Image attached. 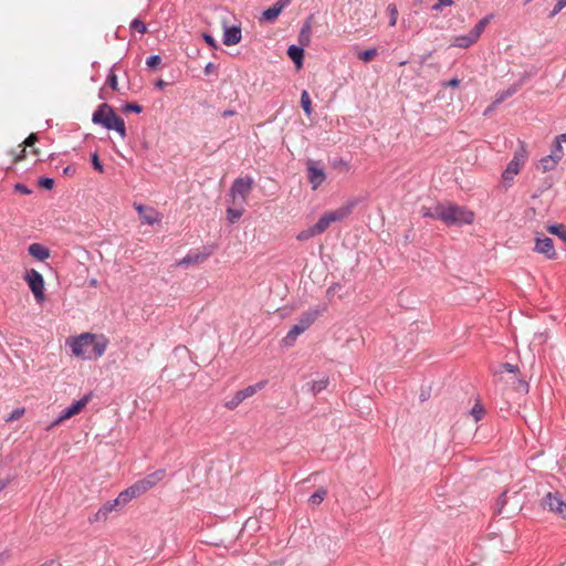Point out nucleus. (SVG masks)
Returning a JSON list of instances; mask_svg holds the SVG:
<instances>
[{
    "label": "nucleus",
    "instance_id": "nucleus-1",
    "mask_svg": "<svg viewBox=\"0 0 566 566\" xmlns=\"http://www.w3.org/2000/svg\"><path fill=\"white\" fill-rule=\"evenodd\" d=\"M107 339L97 337L91 333H84L71 342V349L74 356L84 359L98 358L104 355L107 347Z\"/></svg>",
    "mask_w": 566,
    "mask_h": 566
},
{
    "label": "nucleus",
    "instance_id": "nucleus-2",
    "mask_svg": "<svg viewBox=\"0 0 566 566\" xmlns=\"http://www.w3.org/2000/svg\"><path fill=\"white\" fill-rule=\"evenodd\" d=\"M92 120L108 130H116L122 138L126 137L125 122L116 115L113 107L106 103L101 104L93 113Z\"/></svg>",
    "mask_w": 566,
    "mask_h": 566
},
{
    "label": "nucleus",
    "instance_id": "nucleus-3",
    "mask_svg": "<svg viewBox=\"0 0 566 566\" xmlns=\"http://www.w3.org/2000/svg\"><path fill=\"white\" fill-rule=\"evenodd\" d=\"M326 311V306H316L301 314L297 323L291 327L286 336L283 338L285 346L294 345L296 338L304 333L310 326Z\"/></svg>",
    "mask_w": 566,
    "mask_h": 566
},
{
    "label": "nucleus",
    "instance_id": "nucleus-4",
    "mask_svg": "<svg viewBox=\"0 0 566 566\" xmlns=\"http://www.w3.org/2000/svg\"><path fill=\"white\" fill-rule=\"evenodd\" d=\"M438 216L439 220L444 222L447 226L470 224L474 220L472 211L454 203H442V209H440Z\"/></svg>",
    "mask_w": 566,
    "mask_h": 566
},
{
    "label": "nucleus",
    "instance_id": "nucleus-5",
    "mask_svg": "<svg viewBox=\"0 0 566 566\" xmlns=\"http://www.w3.org/2000/svg\"><path fill=\"white\" fill-rule=\"evenodd\" d=\"M353 210V203L345 205L335 210L325 212L318 221L314 224L318 234L325 232L334 222L342 221L347 218Z\"/></svg>",
    "mask_w": 566,
    "mask_h": 566
},
{
    "label": "nucleus",
    "instance_id": "nucleus-6",
    "mask_svg": "<svg viewBox=\"0 0 566 566\" xmlns=\"http://www.w3.org/2000/svg\"><path fill=\"white\" fill-rule=\"evenodd\" d=\"M541 505L557 517L566 520V502L559 492L546 493L542 499Z\"/></svg>",
    "mask_w": 566,
    "mask_h": 566
},
{
    "label": "nucleus",
    "instance_id": "nucleus-7",
    "mask_svg": "<svg viewBox=\"0 0 566 566\" xmlns=\"http://www.w3.org/2000/svg\"><path fill=\"white\" fill-rule=\"evenodd\" d=\"M91 400V394L85 395L80 400L74 401L71 406L65 408L61 415L51 423L50 428L60 426L65 420L78 415L90 402Z\"/></svg>",
    "mask_w": 566,
    "mask_h": 566
},
{
    "label": "nucleus",
    "instance_id": "nucleus-8",
    "mask_svg": "<svg viewBox=\"0 0 566 566\" xmlns=\"http://www.w3.org/2000/svg\"><path fill=\"white\" fill-rule=\"evenodd\" d=\"M25 281L32 291L35 300L38 302H43L44 300V280L43 276L34 269L27 271Z\"/></svg>",
    "mask_w": 566,
    "mask_h": 566
},
{
    "label": "nucleus",
    "instance_id": "nucleus-9",
    "mask_svg": "<svg viewBox=\"0 0 566 566\" xmlns=\"http://www.w3.org/2000/svg\"><path fill=\"white\" fill-rule=\"evenodd\" d=\"M166 475L165 470H157L150 474H148L146 478L135 482L133 484V493H137L138 496L154 488L159 481L164 479Z\"/></svg>",
    "mask_w": 566,
    "mask_h": 566
},
{
    "label": "nucleus",
    "instance_id": "nucleus-10",
    "mask_svg": "<svg viewBox=\"0 0 566 566\" xmlns=\"http://www.w3.org/2000/svg\"><path fill=\"white\" fill-rule=\"evenodd\" d=\"M307 178L312 189L316 190L326 179V174L318 161L308 159L306 163Z\"/></svg>",
    "mask_w": 566,
    "mask_h": 566
},
{
    "label": "nucleus",
    "instance_id": "nucleus-11",
    "mask_svg": "<svg viewBox=\"0 0 566 566\" xmlns=\"http://www.w3.org/2000/svg\"><path fill=\"white\" fill-rule=\"evenodd\" d=\"M253 187V179L249 176L244 178H237L232 186H231V196L233 197V200L237 198H241L244 202L248 195L252 190Z\"/></svg>",
    "mask_w": 566,
    "mask_h": 566
},
{
    "label": "nucleus",
    "instance_id": "nucleus-12",
    "mask_svg": "<svg viewBox=\"0 0 566 566\" xmlns=\"http://www.w3.org/2000/svg\"><path fill=\"white\" fill-rule=\"evenodd\" d=\"M534 251L545 255L548 260H555L557 256L553 240L538 233L535 238Z\"/></svg>",
    "mask_w": 566,
    "mask_h": 566
},
{
    "label": "nucleus",
    "instance_id": "nucleus-13",
    "mask_svg": "<svg viewBox=\"0 0 566 566\" xmlns=\"http://www.w3.org/2000/svg\"><path fill=\"white\" fill-rule=\"evenodd\" d=\"M525 149L522 148L520 151H516L514 154L513 159L509 163L507 168L503 172V179L504 180H511L515 175L520 172L521 167L525 163Z\"/></svg>",
    "mask_w": 566,
    "mask_h": 566
},
{
    "label": "nucleus",
    "instance_id": "nucleus-14",
    "mask_svg": "<svg viewBox=\"0 0 566 566\" xmlns=\"http://www.w3.org/2000/svg\"><path fill=\"white\" fill-rule=\"evenodd\" d=\"M290 3L291 0H277L272 7L263 11L261 19L266 22H274Z\"/></svg>",
    "mask_w": 566,
    "mask_h": 566
},
{
    "label": "nucleus",
    "instance_id": "nucleus-15",
    "mask_svg": "<svg viewBox=\"0 0 566 566\" xmlns=\"http://www.w3.org/2000/svg\"><path fill=\"white\" fill-rule=\"evenodd\" d=\"M205 250H206L205 252L188 253L185 258H182L181 260H179L177 262V265L178 266H188L191 264L202 263L205 260H207L212 254L211 250H207V248H205Z\"/></svg>",
    "mask_w": 566,
    "mask_h": 566
},
{
    "label": "nucleus",
    "instance_id": "nucleus-16",
    "mask_svg": "<svg viewBox=\"0 0 566 566\" xmlns=\"http://www.w3.org/2000/svg\"><path fill=\"white\" fill-rule=\"evenodd\" d=\"M120 506L115 500L106 502L92 517L88 518L90 523L106 521L108 515Z\"/></svg>",
    "mask_w": 566,
    "mask_h": 566
},
{
    "label": "nucleus",
    "instance_id": "nucleus-17",
    "mask_svg": "<svg viewBox=\"0 0 566 566\" xmlns=\"http://www.w3.org/2000/svg\"><path fill=\"white\" fill-rule=\"evenodd\" d=\"M242 34H241V28L233 25V27H224L222 42L227 46L235 45L241 41Z\"/></svg>",
    "mask_w": 566,
    "mask_h": 566
},
{
    "label": "nucleus",
    "instance_id": "nucleus-18",
    "mask_svg": "<svg viewBox=\"0 0 566 566\" xmlns=\"http://www.w3.org/2000/svg\"><path fill=\"white\" fill-rule=\"evenodd\" d=\"M136 210L138 211L144 223L154 224L159 222V213L153 208L144 207L143 205L136 206Z\"/></svg>",
    "mask_w": 566,
    "mask_h": 566
},
{
    "label": "nucleus",
    "instance_id": "nucleus-19",
    "mask_svg": "<svg viewBox=\"0 0 566 566\" xmlns=\"http://www.w3.org/2000/svg\"><path fill=\"white\" fill-rule=\"evenodd\" d=\"M28 252L39 261H45L50 258V250L40 243H32L28 248Z\"/></svg>",
    "mask_w": 566,
    "mask_h": 566
},
{
    "label": "nucleus",
    "instance_id": "nucleus-20",
    "mask_svg": "<svg viewBox=\"0 0 566 566\" xmlns=\"http://www.w3.org/2000/svg\"><path fill=\"white\" fill-rule=\"evenodd\" d=\"M289 57L295 63L297 69L302 67L304 50L297 45H290L287 49Z\"/></svg>",
    "mask_w": 566,
    "mask_h": 566
},
{
    "label": "nucleus",
    "instance_id": "nucleus-21",
    "mask_svg": "<svg viewBox=\"0 0 566 566\" xmlns=\"http://www.w3.org/2000/svg\"><path fill=\"white\" fill-rule=\"evenodd\" d=\"M266 385V380L259 381L254 385L248 386L244 389L239 390L240 396L243 400L254 396L258 391L262 390Z\"/></svg>",
    "mask_w": 566,
    "mask_h": 566
},
{
    "label": "nucleus",
    "instance_id": "nucleus-22",
    "mask_svg": "<svg viewBox=\"0 0 566 566\" xmlns=\"http://www.w3.org/2000/svg\"><path fill=\"white\" fill-rule=\"evenodd\" d=\"M558 156L559 155H548V156H545L543 157L541 160H539V164H538V167L544 171H549V170H553L557 164H558Z\"/></svg>",
    "mask_w": 566,
    "mask_h": 566
},
{
    "label": "nucleus",
    "instance_id": "nucleus-23",
    "mask_svg": "<svg viewBox=\"0 0 566 566\" xmlns=\"http://www.w3.org/2000/svg\"><path fill=\"white\" fill-rule=\"evenodd\" d=\"M475 42L476 39L473 38V35L469 32L468 34L455 36L452 42V45L457 48L467 49L470 48Z\"/></svg>",
    "mask_w": 566,
    "mask_h": 566
},
{
    "label": "nucleus",
    "instance_id": "nucleus-24",
    "mask_svg": "<svg viewBox=\"0 0 566 566\" xmlns=\"http://www.w3.org/2000/svg\"><path fill=\"white\" fill-rule=\"evenodd\" d=\"M328 385V378H323L319 380H314L311 382H307V391L311 392L313 396L319 394L323 391Z\"/></svg>",
    "mask_w": 566,
    "mask_h": 566
},
{
    "label": "nucleus",
    "instance_id": "nucleus-25",
    "mask_svg": "<svg viewBox=\"0 0 566 566\" xmlns=\"http://www.w3.org/2000/svg\"><path fill=\"white\" fill-rule=\"evenodd\" d=\"M517 92V86H511L510 88L499 92L495 95L494 101L492 102V107L499 106L502 102H504L506 98L511 97Z\"/></svg>",
    "mask_w": 566,
    "mask_h": 566
},
{
    "label": "nucleus",
    "instance_id": "nucleus-26",
    "mask_svg": "<svg viewBox=\"0 0 566 566\" xmlns=\"http://www.w3.org/2000/svg\"><path fill=\"white\" fill-rule=\"evenodd\" d=\"M137 493H133V485L128 489L124 490L118 494L116 497V501L119 503L120 506H125L129 501H132L134 497H137Z\"/></svg>",
    "mask_w": 566,
    "mask_h": 566
},
{
    "label": "nucleus",
    "instance_id": "nucleus-27",
    "mask_svg": "<svg viewBox=\"0 0 566 566\" xmlns=\"http://www.w3.org/2000/svg\"><path fill=\"white\" fill-rule=\"evenodd\" d=\"M547 231L558 237L566 244V227L564 224H551L547 227Z\"/></svg>",
    "mask_w": 566,
    "mask_h": 566
},
{
    "label": "nucleus",
    "instance_id": "nucleus-28",
    "mask_svg": "<svg viewBox=\"0 0 566 566\" xmlns=\"http://www.w3.org/2000/svg\"><path fill=\"white\" fill-rule=\"evenodd\" d=\"M442 209V203H437L434 207H422L421 214L423 218H431L439 220V211Z\"/></svg>",
    "mask_w": 566,
    "mask_h": 566
},
{
    "label": "nucleus",
    "instance_id": "nucleus-29",
    "mask_svg": "<svg viewBox=\"0 0 566 566\" xmlns=\"http://www.w3.org/2000/svg\"><path fill=\"white\" fill-rule=\"evenodd\" d=\"M489 22H490V17H485V18L481 19L470 31V33L473 35V38H475L478 40L481 36V34L483 33V31L486 28V25L489 24Z\"/></svg>",
    "mask_w": 566,
    "mask_h": 566
},
{
    "label": "nucleus",
    "instance_id": "nucleus-30",
    "mask_svg": "<svg viewBox=\"0 0 566 566\" xmlns=\"http://www.w3.org/2000/svg\"><path fill=\"white\" fill-rule=\"evenodd\" d=\"M301 105H302L304 113L307 116H311L313 113L312 101H311V97H310V94L307 91H303L301 94Z\"/></svg>",
    "mask_w": 566,
    "mask_h": 566
},
{
    "label": "nucleus",
    "instance_id": "nucleus-31",
    "mask_svg": "<svg viewBox=\"0 0 566 566\" xmlns=\"http://www.w3.org/2000/svg\"><path fill=\"white\" fill-rule=\"evenodd\" d=\"M326 494H327V491L325 489L321 488L310 496L308 503L313 506H317L324 501Z\"/></svg>",
    "mask_w": 566,
    "mask_h": 566
},
{
    "label": "nucleus",
    "instance_id": "nucleus-32",
    "mask_svg": "<svg viewBox=\"0 0 566 566\" xmlns=\"http://www.w3.org/2000/svg\"><path fill=\"white\" fill-rule=\"evenodd\" d=\"M318 235V232L316 231L315 227L312 226L303 231H301L297 235H296V239L298 241H306L313 237H316Z\"/></svg>",
    "mask_w": 566,
    "mask_h": 566
},
{
    "label": "nucleus",
    "instance_id": "nucleus-33",
    "mask_svg": "<svg viewBox=\"0 0 566 566\" xmlns=\"http://www.w3.org/2000/svg\"><path fill=\"white\" fill-rule=\"evenodd\" d=\"M242 401L243 398L238 390L230 400L226 401L224 407L229 410H234Z\"/></svg>",
    "mask_w": 566,
    "mask_h": 566
},
{
    "label": "nucleus",
    "instance_id": "nucleus-34",
    "mask_svg": "<svg viewBox=\"0 0 566 566\" xmlns=\"http://www.w3.org/2000/svg\"><path fill=\"white\" fill-rule=\"evenodd\" d=\"M517 370H518L517 366L505 363V364H501L497 369L493 370V374L495 376L501 375L504 371L515 374Z\"/></svg>",
    "mask_w": 566,
    "mask_h": 566
},
{
    "label": "nucleus",
    "instance_id": "nucleus-35",
    "mask_svg": "<svg viewBox=\"0 0 566 566\" xmlns=\"http://www.w3.org/2000/svg\"><path fill=\"white\" fill-rule=\"evenodd\" d=\"M377 55V50L375 48L365 50L358 54V59L363 62H370Z\"/></svg>",
    "mask_w": 566,
    "mask_h": 566
},
{
    "label": "nucleus",
    "instance_id": "nucleus-36",
    "mask_svg": "<svg viewBox=\"0 0 566 566\" xmlns=\"http://www.w3.org/2000/svg\"><path fill=\"white\" fill-rule=\"evenodd\" d=\"M242 213H243L242 209H234V208L227 209V217L231 223H234L235 221H238L241 218Z\"/></svg>",
    "mask_w": 566,
    "mask_h": 566
},
{
    "label": "nucleus",
    "instance_id": "nucleus-37",
    "mask_svg": "<svg viewBox=\"0 0 566 566\" xmlns=\"http://www.w3.org/2000/svg\"><path fill=\"white\" fill-rule=\"evenodd\" d=\"M106 84L113 90V91H117L118 90V82H117V75L114 73V70L111 69L108 75H107V80H106Z\"/></svg>",
    "mask_w": 566,
    "mask_h": 566
},
{
    "label": "nucleus",
    "instance_id": "nucleus-38",
    "mask_svg": "<svg viewBox=\"0 0 566 566\" xmlns=\"http://www.w3.org/2000/svg\"><path fill=\"white\" fill-rule=\"evenodd\" d=\"M130 29L134 30V31H137L142 34L146 33L147 32V28H146V24L138 20V19H134L130 23Z\"/></svg>",
    "mask_w": 566,
    "mask_h": 566
},
{
    "label": "nucleus",
    "instance_id": "nucleus-39",
    "mask_svg": "<svg viewBox=\"0 0 566 566\" xmlns=\"http://www.w3.org/2000/svg\"><path fill=\"white\" fill-rule=\"evenodd\" d=\"M310 33H311V27L308 23H306L300 33V42L301 44H307L310 41Z\"/></svg>",
    "mask_w": 566,
    "mask_h": 566
},
{
    "label": "nucleus",
    "instance_id": "nucleus-40",
    "mask_svg": "<svg viewBox=\"0 0 566 566\" xmlns=\"http://www.w3.org/2000/svg\"><path fill=\"white\" fill-rule=\"evenodd\" d=\"M24 408H17L14 409L6 419L7 422H11L14 420H18L24 415Z\"/></svg>",
    "mask_w": 566,
    "mask_h": 566
},
{
    "label": "nucleus",
    "instance_id": "nucleus-41",
    "mask_svg": "<svg viewBox=\"0 0 566 566\" xmlns=\"http://www.w3.org/2000/svg\"><path fill=\"white\" fill-rule=\"evenodd\" d=\"M160 62H161V57L159 55H150L146 60V65L149 69H155L160 64Z\"/></svg>",
    "mask_w": 566,
    "mask_h": 566
},
{
    "label": "nucleus",
    "instance_id": "nucleus-42",
    "mask_svg": "<svg viewBox=\"0 0 566 566\" xmlns=\"http://www.w3.org/2000/svg\"><path fill=\"white\" fill-rule=\"evenodd\" d=\"M471 415L473 416L474 420L475 421H479L483 415H484V409L481 405H475L472 410H471Z\"/></svg>",
    "mask_w": 566,
    "mask_h": 566
},
{
    "label": "nucleus",
    "instance_id": "nucleus-43",
    "mask_svg": "<svg viewBox=\"0 0 566 566\" xmlns=\"http://www.w3.org/2000/svg\"><path fill=\"white\" fill-rule=\"evenodd\" d=\"M387 10H388V11H389V13H390V22H389V24H390L391 27H394V25H396V23H397V17H398L397 8H396V6H395V4H389V6H388V8H387Z\"/></svg>",
    "mask_w": 566,
    "mask_h": 566
},
{
    "label": "nucleus",
    "instance_id": "nucleus-44",
    "mask_svg": "<svg viewBox=\"0 0 566 566\" xmlns=\"http://www.w3.org/2000/svg\"><path fill=\"white\" fill-rule=\"evenodd\" d=\"M143 111V107L137 104V103H127L125 106H124V112H132V113H142Z\"/></svg>",
    "mask_w": 566,
    "mask_h": 566
},
{
    "label": "nucleus",
    "instance_id": "nucleus-45",
    "mask_svg": "<svg viewBox=\"0 0 566 566\" xmlns=\"http://www.w3.org/2000/svg\"><path fill=\"white\" fill-rule=\"evenodd\" d=\"M92 165L94 167L95 170L99 171V172H103L104 171V168H103V165L101 164L99 161V158H98V155L97 153H94L92 155Z\"/></svg>",
    "mask_w": 566,
    "mask_h": 566
},
{
    "label": "nucleus",
    "instance_id": "nucleus-46",
    "mask_svg": "<svg viewBox=\"0 0 566 566\" xmlns=\"http://www.w3.org/2000/svg\"><path fill=\"white\" fill-rule=\"evenodd\" d=\"M53 185H54L53 179L48 178V177L40 178V180H39V186H41L42 188H45L48 190L52 189Z\"/></svg>",
    "mask_w": 566,
    "mask_h": 566
},
{
    "label": "nucleus",
    "instance_id": "nucleus-47",
    "mask_svg": "<svg viewBox=\"0 0 566 566\" xmlns=\"http://www.w3.org/2000/svg\"><path fill=\"white\" fill-rule=\"evenodd\" d=\"M342 289L340 284L339 283H334L332 284L327 291H326V295L328 297H332L335 293H337L339 290Z\"/></svg>",
    "mask_w": 566,
    "mask_h": 566
},
{
    "label": "nucleus",
    "instance_id": "nucleus-48",
    "mask_svg": "<svg viewBox=\"0 0 566 566\" xmlns=\"http://www.w3.org/2000/svg\"><path fill=\"white\" fill-rule=\"evenodd\" d=\"M14 189L20 192V193H23V195H30L32 191L23 184H17L14 186Z\"/></svg>",
    "mask_w": 566,
    "mask_h": 566
},
{
    "label": "nucleus",
    "instance_id": "nucleus-49",
    "mask_svg": "<svg viewBox=\"0 0 566 566\" xmlns=\"http://www.w3.org/2000/svg\"><path fill=\"white\" fill-rule=\"evenodd\" d=\"M562 143L556 140V144H555V148L554 150L552 151V155H559L558 156V161L562 159L563 157V147L560 145Z\"/></svg>",
    "mask_w": 566,
    "mask_h": 566
},
{
    "label": "nucleus",
    "instance_id": "nucleus-50",
    "mask_svg": "<svg viewBox=\"0 0 566 566\" xmlns=\"http://www.w3.org/2000/svg\"><path fill=\"white\" fill-rule=\"evenodd\" d=\"M203 39L210 46H212L213 49L217 48V42L212 35L205 33Z\"/></svg>",
    "mask_w": 566,
    "mask_h": 566
},
{
    "label": "nucleus",
    "instance_id": "nucleus-51",
    "mask_svg": "<svg viewBox=\"0 0 566 566\" xmlns=\"http://www.w3.org/2000/svg\"><path fill=\"white\" fill-rule=\"evenodd\" d=\"M451 4H452V0H438V3L433 6V9L438 10L441 7H449Z\"/></svg>",
    "mask_w": 566,
    "mask_h": 566
},
{
    "label": "nucleus",
    "instance_id": "nucleus-52",
    "mask_svg": "<svg viewBox=\"0 0 566 566\" xmlns=\"http://www.w3.org/2000/svg\"><path fill=\"white\" fill-rule=\"evenodd\" d=\"M442 85L443 86L458 87L460 85V80L454 77V78H451L448 82H444Z\"/></svg>",
    "mask_w": 566,
    "mask_h": 566
},
{
    "label": "nucleus",
    "instance_id": "nucleus-53",
    "mask_svg": "<svg viewBox=\"0 0 566 566\" xmlns=\"http://www.w3.org/2000/svg\"><path fill=\"white\" fill-rule=\"evenodd\" d=\"M38 140V137L35 134H31L25 140H24V145L25 146H32L35 142Z\"/></svg>",
    "mask_w": 566,
    "mask_h": 566
},
{
    "label": "nucleus",
    "instance_id": "nucleus-54",
    "mask_svg": "<svg viewBox=\"0 0 566 566\" xmlns=\"http://www.w3.org/2000/svg\"><path fill=\"white\" fill-rule=\"evenodd\" d=\"M564 9L563 6H560L558 2H556L554 9L551 12V17H555L558 12H560Z\"/></svg>",
    "mask_w": 566,
    "mask_h": 566
},
{
    "label": "nucleus",
    "instance_id": "nucleus-55",
    "mask_svg": "<svg viewBox=\"0 0 566 566\" xmlns=\"http://www.w3.org/2000/svg\"><path fill=\"white\" fill-rule=\"evenodd\" d=\"M216 69L214 64L213 63H208L205 67V74L206 75H209L210 73L213 72V70Z\"/></svg>",
    "mask_w": 566,
    "mask_h": 566
},
{
    "label": "nucleus",
    "instance_id": "nucleus-56",
    "mask_svg": "<svg viewBox=\"0 0 566 566\" xmlns=\"http://www.w3.org/2000/svg\"><path fill=\"white\" fill-rule=\"evenodd\" d=\"M166 85H167V83L165 81H163V80H158L155 83V86L158 87V88H164V87H166Z\"/></svg>",
    "mask_w": 566,
    "mask_h": 566
},
{
    "label": "nucleus",
    "instance_id": "nucleus-57",
    "mask_svg": "<svg viewBox=\"0 0 566 566\" xmlns=\"http://www.w3.org/2000/svg\"><path fill=\"white\" fill-rule=\"evenodd\" d=\"M9 482H10L9 479L0 481V492L9 484Z\"/></svg>",
    "mask_w": 566,
    "mask_h": 566
},
{
    "label": "nucleus",
    "instance_id": "nucleus-58",
    "mask_svg": "<svg viewBox=\"0 0 566 566\" xmlns=\"http://www.w3.org/2000/svg\"><path fill=\"white\" fill-rule=\"evenodd\" d=\"M234 114H235V112H234V111H232V109H227V111H224V112L222 113V116H223V117H229V116H232V115H234Z\"/></svg>",
    "mask_w": 566,
    "mask_h": 566
},
{
    "label": "nucleus",
    "instance_id": "nucleus-59",
    "mask_svg": "<svg viewBox=\"0 0 566 566\" xmlns=\"http://www.w3.org/2000/svg\"><path fill=\"white\" fill-rule=\"evenodd\" d=\"M556 140L560 142V143H566V133L560 134L559 136H557Z\"/></svg>",
    "mask_w": 566,
    "mask_h": 566
},
{
    "label": "nucleus",
    "instance_id": "nucleus-60",
    "mask_svg": "<svg viewBox=\"0 0 566 566\" xmlns=\"http://www.w3.org/2000/svg\"><path fill=\"white\" fill-rule=\"evenodd\" d=\"M266 566H283V562L282 560H274V562L270 563Z\"/></svg>",
    "mask_w": 566,
    "mask_h": 566
},
{
    "label": "nucleus",
    "instance_id": "nucleus-61",
    "mask_svg": "<svg viewBox=\"0 0 566 566\" xmlns=\"http://www.w3.org/2000/svg\"><path fill=\"white\" fill-rule=\"evenodd\" d=\"M25 148L20 150V155L17 157V160H21L24 157Z\"/></svg>",
    "mask_w": 566,
    "mask_h": 566
},
{
    "label": "nucleus",
    "instance_id": "nucleus-62",
    "mask_svg": "<svg viewBox=\"0 0 566 566\" xmlns=\"http://www.w3.org/2000/svg\"><path fill=\"white\" fill-rule=\"evenodd\" d=\"M495 107H492V104L485 109L484 115L490 114Z\"/></svg>",
    "mask_w": 566,
    "mask_h": 566
},
{
    "label": "nucleus",
    "instance_id": "nucleus-63",
    "mask_svg": "<svg viewBox=\"0 0 566 566\" xmlns=\"http://www.w3.org/2000/svg\"><path fill=\"white\" fill-rule=\"evenodd\" d=\"M7 558H8V555H6L4 553L0 554V564H2L3 560Z\"/></svg>",
    "mask_w": 566,
    "mask_h": 566
},
{
    "label": "nucleus",
    "instance_id": "nucleus-64",
    "mask_svg": "<svg viewBox=\"0 0 566 566\" xmlns=\"http://www.w3.org/2000/svg\"><path fill=\"white\" fill-rule=\"evenodd\" d=\"M557 2L564 8L566 7V0H557Z\"/></svg>",
    "mask_w": 566,
    "mask_h": 566
}]
</instances>
